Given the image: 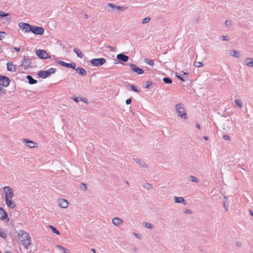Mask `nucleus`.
Returning <instances> with one entry per match:
<instances>
[{"label":"nucleus","instance_id":"1","mask_svg":"<svg viewBox=\"0 0 253 253\" xmlns=\"http://www.w3.org/2000/svg\"><path fill=\"white\" fill-rule=\"evenodd\" d=\"M18 238L21 244L27 249L31 245V237L29 234L23 230H19L18 233Z\"/></svg>","mask_w":253,"mask_h":253},{"label":"nucleus","instance_id":"2","mask_svg":"<svg viewBox=\"0 0 253 253\" xmlns=\"http://www.w3.org/2000/svg\"><path fill=\"white\" fill-rule=\"evenodd\" d=\"M175 109L178 115L182 119L187 118L186 110L184 108V105L182 103H178L175 105Z\"/></svg>","mask_w":253,"mask_h":253},{"label":"nucleus","instance_id":"3","mask_svg":"<svg viewBox=\"0 0 253 253\" xmlns=\"http://www.w3.org/2000/svg\"><path fill=\"white\" fill-rule=\"evenodd\" d=\"M56 71L55 68H51L46 71H40L38 73L39 77L45 79L50 76L51 74H54Z\"/></svg>","mask_w":253,"mask_h":253},{"label":"nucleus","instance_id":"4","mask_svg":"<svg viewBox=\"0 0 253 253\" xmlns=\"http://www.w3.org/2000/svg\"><path fill=\"white\" fill-rule=\"evenodd\" d=\"M90 63L94 66H101L106 63V59L104 58H94L90 61Z\"/></svg>","mask_w":253,"mask_h":253},{"label":"nucleus","instance_id":"5","mask_svg":"<svg viewBox=\"0 0 253 253\" xmlns=\"http://www.w3.org/2000/svg\"><path fill=\"white\" fill-rule=\"evenodd\" d=\"M36 52L37 56L40 59H44L50 58V56L45 50L39 49Z\"/></svg>","mask_w":253,"mask_h":253},{"label":"nucleus","instance_id":"6","mask_svg":"<svg viewBox=\"0 0 253 253\" xmlns=\"http://www.w3.org/2000/svg\"><path fill=\"white\" fill-rule=\"evenodd\" d=\"M44 29L42 27L32 25L31 32L37 35H42L44 34Z\"/></svg>","mask_w":253,"mask_h":253},{"label":"nucleus","instance_id":"7","mask_svg":"<svg viewBox=\"0 0 253 253\" xmlns=\"http://www.w3.org/2000/svg\"><path fill=\"white\" fill-rule=\"evenodd\" d=\"M18 25L25 33L31 32L32 25H31L29 23L21 22L18 24Z\"/></svg>","mask_w":253,"mask_h":253},{"label":"nucleus","instance_id":"8","mask_svg":"<svg viewBox=\"0 0 253 253\" xmlns=\"http://www.w3.org/2000/svg\"><path fill=\"white\" fill-rule=\"evenodd\" d=\"M3 191L5 193V199H11L13 197V190L9 186H5L3 188Z\"/></svg>","mask_w":253,"mask_h":253},{"label":"nucleus","instance_id":"9","mask_svg":"<svg viewBox=\"0 0 253 253\" xmlns=\"http://www.w3.org/2000/svg\"><path fill=\"white\" fill-rule=\"evenodd\" d=\"M9 79L3 75H0V85L3 87H7L10 83Z\"/></svg>","mask_w":253,"mask_h":253},{"label":"nucleus","instance_id":"10","mask_svg":"<svg viewBox=\"0 0 253 253\" xmlns=\"http://www.w3.org/2000/svg\"><path fill=\"white\" fill-rule=\"evenodd\" d=\"M129 65L132 71L136 73L138 75L142 74L144 73V71L142 69L139 68L134 64L129 63Z\"/></svg>","mask_w":253,"mask_h":253},{"label":"nucleus","instance_id":"11","mask_svg":"<svg viewBox=\"0 0 253 253\" xmlns=\"http://www.w3.org/2000/svg\"><path fill=\"white\" fill-rule=\"evenodd\" d=\"M0 219L1 220H6V221H9V219L7 213L2 207L0 208Z\"/></svg>","mask_w":253,"mask_h":253},{"label":"nucleus","instance_id":"12","mask_svg":"<svg viewBox=\"0 0 253 253\" xmlns=\"http://www.w3.org/2000/svg\"><path fill=\"white\" fill-rule=\"evenodd\" d=\"M57 63L63 67L69 68H70L72 69H74L75 67H76V63H74V62H72L71 63H66L64 61L59 60L57 61Z\"/></svg>","mask_w":253,"mask_h":253},{"label":"nucleus","instance_id":"13","mask_svg":"<svg viewBox=\"0 0 253 253\" xmlns=\"http://www.w3.org/2000/svg\"><path fill=\"white\" fill-rule=\"evenodd\" d=\"M32 62L30 61V59L26 58L25 57L24 58L22 62V66L24 67V69H27L28 68L31 67Z\"/></svg>","mask_w":253,"mask_h":253},{"label":"nucleus","instance_id":"14","mask_svg":"<svg viewBox=\"0 0 253 253\" xmlns=\"http://www.w3.org/2000/svg\"><path fill=\"white\" fill-rule=\"evenodd\" d=\"M117 59L121 61L126 62L129 59V57L123 53H119L117 55Z\"/></svg>","mask_w":253,"mask_h":253},{"label":"nucleus","instance_id":"15","mask_svg":"<svg viewBox=\"0 0 253 253\" xmlns=\"http://www.w3.org/2000/svg\"><path fill=\"white\" fill-rule=\"evenodd\" d=\"M133 161L135 163L138 164L139 166L141 168H147L148 166L146 164L145 162L139 158H133Z\"/></svg>","mask_w":253,"mask_h":253},{"label":"nucleus","instance_id":"16","mask_svg":"<svg viewBox=\"0 0 253 253\" xmlns=\"http://www.w3.org/2000/svg\"><path fill=\"white\" fill-rule=\"evenodd\" d=\"M23 142L27 144V146L30 148H35L37 146V144L32 140L27 138L23 139Z\"/></svg>","mask_w":253,"mask_h":253},{"label":"nucleus","instance_id":"17","mask_svg":"<svg viewBox=\"0 0 253 253\" xmlns=\"http://www.w3.org/2000/svg\"><path fill=\"white\" fill-rule=\"evenodd\" d=\"M74 69L76 71V72L79 75H80L82 76H85L86 75L87 72H86V70L84 69L83 68H82V67L76 68L75 67Z\"/></svg>","mask_w":253,"mask_h":253},{"label":"nucleus","instance_id":"18","mask_svg":"<svg viewBox=\"0 0 253 253\" xmlns=\"http://www.w3.org/2000/svg\"><path fill=\"white\" fill-rule=\"evenodd\" d=\"M59 205L62 208H66L68 206V203L66 200L61 199L59 200Z\"/></svg>","mask_w":253,"mask_h":253},{"label":"nucleus","instance_id":"19","mask_svg":"<svg viewBox=\"0 0 253 253\" xmlns=\"http://www.w3.org/2000/svg\"><path fill=\"white\" fill-rule=\"evenodd\" d=\"M11 199H7L6 198L5 199V202L7 205V206L10 209H13L16 205L15 203L14 202H12L11 200Z\"/></svg>","mask_w":253,"mask_h":253},{"label":"nucleus","instance_id":"20","mask_svg":"<svg viewBox=\"0 0 253 253\" xmlns=\"http://www.w3.org/2000/svg\"><path fill=\"white\" fill-rule=\"evenodd\" d=\"M174 199V202L175 203H181V204H183V205L186 204V202L183 197H175Z\"/></svg>","mask_w":253,"mask_h":253},{"label":"nucleus","instance_id":"21","mask_svg":"<svg viewBox=\"0 0 253 253\" xmlns=\"http://www.w3.org/2000/svg\"><path fill=\"white\" fill-rule=\"evenodd\" d=\"M16 67L12 64L11 62H7V70L8 71L14 72L16 71Z\"/></svg>","mask_w":253,"mask_h":253},{"label":"nucleus","instance_id":"22","mask_svg":"<svg viewBox=\"0 0 253 253\" xmlns=\"http://www.w3.org/2000/svg\"><path fill=\"white\" fill-rule=\"evenodd\" d=\"M122 222V220L118 217H116L112 219V223L116 226H120Z\"/></svg>","mask_w":253,"mask_h":253},{"label":"nucleus","instance_id":"23","mask_svg":"<svg viewBox=\"0 0 253 253\" xmlns=\"http://www.w3.org/2000/svg\"><path fill=\"white\" fill-rule=\"evenodd\" d=\"M244 62L246 63V64L250 67H253V58H247L245 59Z\"/></svg>","mask_w":253,"mask_h":253},{"label":"nucleus","instance_id":"24","mask_svg":"<svg viewBox=\"0 0 253 253\" xmlns=\"http://www.w3.org/2000/svg\"><path fill=\"white\" fill-rule=\"evenodd\" d=\"M56 247L57 249L62 252L63 253H70L69 249H66L61 245H57Z\"/></svg>","mask_w":253,"mask_h":253},{"label":"nucleus","instance_id":"25","mask_svg":"<svg viewBox=\"0 0 253 253\" xmlns=\"http://www.w3.org/2000/svg\"><path fill=\"white\" fill-rule=\"evenodd\" d=\"M28 81V83L30 84H34L37 83V81L33 78L30 75H27L26 77Z\"/></svg>","mask_w":253,"mask_h":253},{"label":"nucleus","instance_id":"26","mask_svg":"<svg viewBox=\"0 0 253 253\" xmlns=\"http://www.w3.org/2000/svg\"><path fill=\"white\" fill-rule=\"evenodd\" d=\"M73 51L76 53L77 56L80 58H82L84 56V54L82 52V51L78 48H74L73 49Z\"/></svg>","mask_w":253,"mask_h":253},{"label":"nucleus","instance_id":"27","mask_svg":"<svg viewBox=\"0 0 253 253\" xmlns=\"http://www.w3.org/2000/svg\"><path fill=\"white\" fill-rule=\"evenodd\" d=\"M9 16L6 18V21L10 20L11 18L10 14L8 13H5L2 11H0V17L3 18L4 17Z\"/></svg>","mask_w":253,"mask_h":253},{"label":"nucleus","instance_id":"28","mask_svg":"<svg viewBox=\"0 0 253 253\" xmlns=\"http://www.w3.org/2000/svg\"><path fill=\"white\" fill-rule=\"evenodd\" d=\"M230 54L232 56L235 57L236 58H239L240 57V53L236 50H232L230 52Z\"/></svg>","mask_w":253,"mask_h":253},{"label":"nucleus","instance_id":"29","mask_svg":"<svg viewBox=\"0 0 253 253\" xmlns=\"http://www.w3.org/2000/svg\"><path fill=\"white\" fill-rule=\"evenodd\" d=\"M48 227L51 230L52 232L53 233H55L58 235H60V232L58 230H57L54 226L51 225H49Z\"/></svg>","mask_w":253,"mask_h":253},{"label":"nucleus","instance_id":"30","mask_svg":"<svg viewBox=\"0 0 253 253\" xmlns=\"http://www.w3.org/2000/svg\"><path fill=\"white\" fill-rule=\"evenodd\" d=\"M127 87H129L131 89L134 91V92H137V93H139L140 92V90H138L137 89V88H136V86L134 85H132V84H128L127 85Z\"/></svg>","mask_w":253,"mask_h":253},{"label":"nucleus","instance_id":"31","mask_svg":"<svg viewBox=\"0 0 253 253\" xmlns=\"http://www.w3.org/2000/svg\"><path fill=\"white\" fill-rule=\"evenodd\" d=\"M143 187L144 188L147 190H150L153 188V186L150 183L147 182L143 184Z\"/></svg>","mask_w":253,"mask_h":253},{"label":"nucleus","instance_id":"32","mask_svg":"<svg viewBox=\"0 0 253 253\" xmlns=\"http://www.w3.org/2000/svg\"><path fill=\"white\" fill-rule=\"evenodd\" d=\"M163 81L166 84H170L172 83L171 79L169 77L163 78Z\"/></svg>","mask_w":253,"mask_h":253},{"label":"nucleus","instance_id":"33","mask_svg":"<svg viewBox=\"0 0 253 253\" xmlns=\"http://www.w3.org/2000/svg\"><path fill=\"white\" fill-rule=\"evenodd\" d=\"M144 62L152 66H153L154 64L153 60H149L148 58H147L144 59Z\"/></svg>","mask_w":253,"mask_h":253},{"label":"nucleus","instance_id":"34","mask_svg":"<svg viewBox=\"0 0 253 253\" xmlns=\"http://www.w3.org/2000/svg\"><path fill=\"white\" fill-rule=\"evenodd\" d=\"M235 102L236 103V104L240 108H242L243 107V104H242V102L240 100H239V99H236L235 100Z\"/></svg>","mask_w":253,"mask_h":253},{"label":"nucleus","instance_id":"35","mask_svg":"<svg viewBox=\"0 0 253 253\" xmlns=\"http://www.w3.org/2000/svg\"><path fill=\"white\" fill-rule=\"evenodd\" d=\"M223 207L225 209V212H226L228 210L229 203L227 201H224L223 203Z\"/></svg>","mask_w":253,"mask_h":253},{"label":"nucleus","instance_id":"36","mask_svg":"<svg viewBox=\"0 0 253 253\" xmlns=\"http://www.w3.org/2000/svg\"><path fill=\"white\" fill-rule=\"evenodd\" d=\"M143 224H144V226L146 228H149V229H152L153 228V225L150 223H147V222H143Z\"/></svg>","mask_w":253,"mask_h":253},{"label":"nucleus","instance_id":"37","mask_svg":"<svg viewBox=\"0 0 253 253\" xmlns=\"http://www.w3.org/2000/svg\"><path fill=\"white\" fill-rule=\"evenodd\" d=\"M116 8L117 10H119L124 11L127 8V6H122L118 5V6H116Z\"/></svg>","mask_w":253,"mask_h":253},{"label":"nucleus","instance_id":"38","mask_svg":"<svg viewBox=\"0 0 253 253\" xmlns=\"http://www.w3.org/2000/svg\"><path fill=\"white\" fill-rule=\"evenodd\" d=\"M175 77H177L178 79H179L180 80H181L182 82H184V81H186L188 79V77H186L184 78V77H182V76H181L180 75H178L177 74L175 75Z\"/></svg>","mask_w":253,"mask_h":253},{"label":"nucleus","instance_id":"39","mask_svg":"<svg viewBox=\"0 0 253 253\" xmlns=\"http://www.w3.org/2000/svg\"><path fill=\"white\" fill-rule=\"evenodd\" d=\"M80 187L83 191H85L87 189V186L85 183H81Z\"/></svg>","mask_w":253,"mask_h":253},{"label":"nucleus","instance_id":"40","mask_svg":"<svg viewBox=\"0 0 253 253\" xmlns=\"http://www.w3.org/2000/svg\"><path fill=\"white\" fill-rule=\"evenodd\" d=\"M190 180L194 182L198 183L199 182L198 179L194 176L190 175Z\"/></svg>","mask_w":253,"mask_h":253},{"label":"nucleus","instance_id":"41","mask_svg":"<svg viewBox=\"0 0 253 253\" xmlns=\"http://www.w3.org/2000/svg\"><path fill=\"white\" fill-rule=\"evenodd\" d=\"M0 237L2 238H6V236L4 232L3 231L2 229H0Z\"/></svg>","mask_w":253,"mask_h":253},{"label":"nucleus","instance_id":"42","mask_svg":"<svg viewBox=\"0 0 253 253\" xmlns=\"http://www.w3.org/2000/svg\"><path fill=\"white\" fill-rule=\"evenodd\" d=\"M194 65L196 67H201L203 66V64L202 62L198 61L194 62Z\"/></svg>","mask_w":253,"mask_h":253},{"label":"nucleus","instance_id":"43","mask_svg":"<svg viewBox=\"0 0 253 253\" xmlns=\"http://www.w3.org/2000/svg\"><path fill=\"white\" fill-rule=\"evenodd\" d=\"M150 18L149 17H146L143 19V20L142 21V24L147 23L148 22H149L150 21Z\"/></svg>","mask_w":253,"mask_h":253},{"label":"nucleus","instance_id":"44","mask_svg":"<svg viewBox=\"0 0 253 253\" xmlns=\"http://www.w3.org/2000/svg\"><path fill=\"white\" fill-rule=\"evenodd\" d=\"M1 85H0V96H2L5 94V89H3Z\"/></svg>","mask_w":253,"mask_h":253},{"label":"nucleus","instance_id":"45","mask_svg":"<svg viewBox=\"0 0 253 253\" xmlns=\"http://www.w3.org/2000/svg\"><path fill=\"white\" fill-rule=\"evenodd\" d=\"M225 24L227 27H230L232 25V23L230 21L226 20L225 22Z\"/></svg>","mask_w":253,"mask_h":253},{"label":"nucleus","instance_id":"46","mask_svg":"<svg viewBox=\"0 0 253 253\" xmlns=\"http://www.w3.org/2000/svg\"><path fill=\"white\" fill-rule=\"evenodd\" d=\"M151 84H152V82H151L150 81H147L145 88H149Z\"/></svg>","mask_w":253,"mask_h":253},{"label":"nucleus","instance_id":"47","mask_svg":"<svg viewBox=\"0 0 253 253\" xmlns=\"http://www.w3.org/2000/svg\"><path fill=\"white\" fill-rule=\"evenodd\" d=\"M5 33L4 32H0V40L4 38Z\"/></svg>","mask_w":253,"mask_h":253},{"label":"nucleus","instance_id":"48","mask_svg":"<svg viewBox=\"0 0 253 253\" xmlns=\"http://www.w3.org/2000/svg\"><path fill=\"white\" fill-rule=\"evenodd\" d=\"M107 5L108 6L111 7L112 8H116V5H115L114 3H109L107 4Z\"/></svg>","mask_w":253,"mask_h":253},{"label":"nucleus","instance_id":"49","mask_svg":"<svg viewBox=\"0 0 253 253\" xmlns=\"http://www.w3.org/2000/svg\"><path fill=\"white\" fill-rule=\"evenodd\" d=\"M223 138L224 139V140H230V137L229 135H223Z\"/></svg>","mask_w":253,"mask_h":253},{"label":"nucleus","instance_id":"50","mask_svg":"<svg viewBox=\"0 0 253 253\" xmlns=\"http://www.w3.org/2000/svg\"><path fill=\"white\" fill-rule=\"evenodd\" d=\"M221 39L223 41H229L228 38L227 36H222L221 37Z\"/></svg>","mask_w":253,"mask_h":253},{"label":"nucleus","instance_id":"51","mask_svg":"<svg viewBox=\"0 0 253 253\" xmlns=\"http://www.w3.org/2000/svg\"><path fill=\"white\" fill-rule=\"evenodd\" d=\"M132 99L131 98L127 99L126 101V103L127 105L130 104L131 103Z\"/></svg>","mask_w":253,"mask_h":253},{"label":"nucleus","instance_id":"52","mask_svg":"<svg viewBox=\"0 0 253 253\" xmlns=\"http://www.w3.org/2000/svg\"><path fill=\"white\" fill-rule=\"evenodd\" d=\"M133 234L135 236V237L138 239H140L141 237V235L140 234L133 233Z\"/></svg>","mask_w":253,"mask_h":253},{"label":"nucleus","instance_id":"53","mask_svg":"<svg viewBox=\"0 0 253 253\" xmlns=\"http://www.w3.org/2000/svg\"><path fill=\"white\" fill-rule=\"evenodd\" d=\"M185 213H192V211L190 210L185 209L184 211Z\"/></svg>","mask_w":253,"mask_h":253},{"label":"nucleus","instance_id":"54","mask_svg":"<svg viewBox=\"0 0 253 253\" xmlns=\"http://www.w3.org/2000/svg\"><path fill=\"white\" fill-rule=\"evenodd\" d=\"M13 49H14L15 51H16V52H19L20 51V48L19 47H13Z\"/></svg>","mask_w":253,"mask_h":253},{"label":"nucleus","instance_id":"55","mask_svg":"<svg viewBox=\"0 0 253 253\" xmlns=\"http://www.w3.org/2000/svg\"><path fill=\"white\" fill-rule=\"evenodd\" d=\"M107 47L110 49V51H114V48L112 46H111L110 45H108Z\"/></svg>","mask_w":253,"mask_h":253},{"label":"nucleus","instance_id":"56","mask_svg":"<svg viewBox=\"0 0 253 253\" xmlns=\"http://www.w3.org/2000/svg\"><path fill=\"white\" fill-rule=\"evenodd\" d=\"M80 100L83 101V102H85V103H87V100L86 98H80Z\"/></svg>","mask_w":253,"mask_h":253},{"label":"nucleus","instance_id":"57","mask_svg":"<svg viewBox=\"0 0 253 253\" xmlns=\"http://www.w3.org/2000/svg\"><path fill=\"white\" fill-rule=\"evenodd\" d=\"M73 99L77 103H78L79 102V99L78 97L73 98Z\"/></svg>","mask_w":253,"mask_h":253},{"label":"nucleus","instance_id":"58","mask_svg":"<svg viewBox=\"0 0 253 253\" xmlns=\"http://www.w3.org/2000/svg\"><path fill=\"white\" fill-rule=\"evenodd\" d=\"M203 138L206 140H208L209 139V137L206 136H203Z\"/></svg>","mask_w":253,"mask_h":253},{"label":"nucleus","instance_id":"59","mask_svg":"<svg viewBox=\"0 0 253 253\" xmlns=\"http://www.w3.org/2000/svg\"><path fill=\"white\" fill-rule=\"evenodd\" d=\"M91 251L93 253H96V250H95L94 249H91Z\"/></svg>","mask_w":253,"mask_h":253},{"label":"nucleus","instance_id":"60","mask_svg":"<svg viewBox=\"0 0 253 253\" xmlns=\"http://www.w3.org/2000/svg\"><path fill=\"white\" fill-rule=\"evenodd\" d=\"M237 245L239 247H240L242 245L241 243L240 242H237Z\"/></svg>","mask_w":253,"mask_h":253},{"label":"nucleus","instance_id":"61","mask_svg":"<svg viewBox=\"0 0 253 253\" xmlns=\"http://www.w3.org/2000/svg\"><path fill=\"white\" fill-rule=\"evenodd\" d=\"M250 214L253 216V211L250 210Z\"/></svg>","mask_w":253,"mask_h":253},{"label":"nucleus","instance_id":"62","mask_svg":"<svg viewBox=\"0 0 253 253\" xmlns=\"http://www.w3.org/2000/svg\"><path fill=\"white\" fill-rule=\"evenodd\" d=\"M196 126L198 128H200V125L199 124H197Z\"/></svg>","mask_w":253,"mask_h":253},{"label":"nucleus","instance_id":"63","mask_svg":"<svg viewBox=\"0 0 253 253\" xmlns=\"http://www.w3.org/2000/svg\"><path fill=\"white\" fill-rule=\"evenodd\" d=\"M182 73H183V75H187L188 74V73L185 72L184 71H182Z\"/></svg>","mask_w":253,"mask_h":253},{"label":"nucleus","instance_id":"64","mask_svg":"<svg viewBox=\"0 0 253 253\" xmlns=\"http://www.w3.org/2000/svg\"><path fill=\"white\" fill-rule=\"evenodd\" d=\"M5 253H12V252L11 251H6L5 252Z\"/></svg>","mask_w":253,"mask_h":253}]
</instances>
